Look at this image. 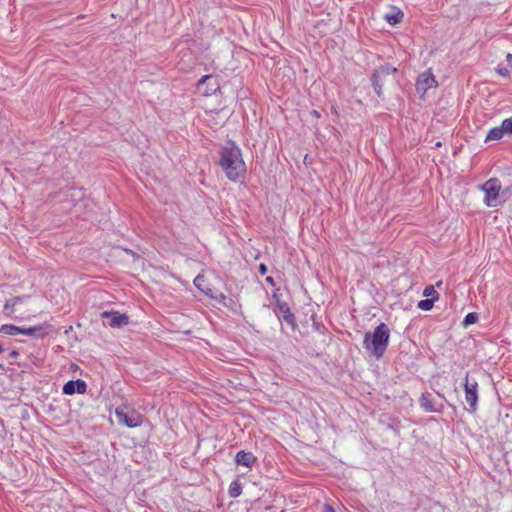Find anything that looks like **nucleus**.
<instances>
[{
	"mask_svg": "<svg viewBox=\"0 0 512 512\" xmlns=\"http://www.w3.org/2000/svg\"><path fill=\"white\" fill-rule=\"evenodd\" d=\"M325 512H335V510L331 507H326Z\"/></svg>",
	"mask_w": 512,
	"mask_h": 512,
	"instance_id": "cd10ccee",
	"label": "nucleus"
},
{
	"mask_svg": "<svg viewBox=\"0 0 512 512\" xmlns=\"http://www.w3.org/2000/svg\"><path fill=\"white\" fill-rule=\"evenodd\" d=\"M477 320V316L475 313H468L464 319L465 324H473Z\"/></svg>",
	"mask_w": 512,
	"mask_h": 512,
	"instance_id": "5701e85b",
	"label": "nucleus"
},
{
	"mask_svg": "<svg viewBox=\"0 0 512 512\" xmlns=\"http://www.w3.org/2000/svg\"><path fill=\"white\" fill-rule=\"evenodd\" d=\"M437 86V81L431 72V70H426L421 73L416 81V90L418 93L424 95L429 89Z\"/></svg>",
	"mask_w": 512,
	"mask_h": 512,
	"instance_id": "0eeeda50",
	"label": "nucleus"
},
{
	"mask_svg": "<svg viewBox=\"0 0 512 512\" xmlns=\"http://www.w3.org/2000/svg\"><path fill=\"white\" fill-rule=\"evenodd\" d=\"M479 188L484 193L483 203L485 206L497 207L503 203L500 199L502 184L499 179L490 178Z\"/></svg>",
	"mask_w": 512,
	"mask_h": 512,
	"instance_id": "7ed1b4c3",
	"label": "nucleus"
},
{
	"mask_svg": "<svg viewBox=\"0 0 512 512\" xmlns=\"http://www.w3.org/2000/svg\"><path fill=\"white\" fill-rule=\"evenodd\" d=\"M0 294H2V295H3V294H4V291H3V290H0Z\"/></svg>",
	"mask_w": 512,
	"mask_h": 512,
	"instance_id": "c756f323",
	"label": "nucleus"
},
{
	"mask_svg": "<svg viewBox=\"0 0 512 512\" xmlns=\"http://www.w3.org/2000/svg\"><path fill=\"white\" fill-rule=\"evenodd\" d=\"M202 85H206L202 94L206 97L216 94L220 91V83L219 81L212 75H204L198 81V88L200 89Z\"/></svg>",
	"mask_w": 512,
	"mask_h": 512,
	"instance_id": "6e6552de",
	"label": "nucleus"
},
{
	"mask_svg": "<svg viewBox=\"0 0 512 512\" xmlns=\"http://www.w3.org/2000/svg\"><path fill=\"white\" fill-rule=\"evenodd\" d=\"M22 328L15 325H3L1 331L8 335H17L21 334Z\"/></svg>",
	"mask_w": 512,
	"mask_h": 512,
	"instance_id": "412c9836",
	"label": "nucleus"
},
{
	"mask_svg": "<svg viewBox=\"0 0 512 512\" xmlns=\"http://www.w3.org/2000/svg\"><path fill=\"white\" fill-rule=\"evenodd\" d=\"M504 134H512V117L502 121L500 126L491 128L485 138V142L498 141Z\"/></svg>",
	"mask_w": 512,
	"mask_h": 512,
	"instance_id": "423d86ee",
	"label": "nucleus"
},
{
	"mask_svg": "<svg viewBox=\"0 0 512 512\" xmlns=\"http://www.w3.org/2000/svg\"><path fill=\"white\" fill-rule=\"evenodd\" d=\"M442 284V281L437 282V286H440Z\"/></svg>",
	"mask_w": 512,
	"mask_h": 512,
	"instance_id": "c85d7f7f",
	"label": "nucleus"
},
{
	"mask_svg": "<svg viewBox=\"0 0 512 512\" xmlns=\"http://www.w3.org/2000/svg\"><path fill=\"white\" fill-rule=\"evenodd\" d=\"M235 462L237 465L252 468L256 462V457L251 451L239 450L235 456Z\"/></svg>",
	"mask_w": 512,
	"mask_h": 512,
	"instance_id": "ddd939ff",
	"label": "nucleus"
},
{
	"mask_svg": "<svg viewBox=\"0 0 512 512\" xmlns=\"http://www.w3.org/2000/svg\"><path fill=\"white\" fill-rule=\"evenodd\" d=\"M52 325L48 322H45L39 326H33L29 328H22L21 334L32 336L35 335L37 332L45 331V333H41L40 336L43 337L45 334H47L49 331L52 330Z\"/></svg>",
	"mask_w": 512,
	"mask_h": 512,
	"instance_id": "2eb2a0df",
	"label": "nucleus"
},
{
	"mask_svg": "<svg viewBox=\"0 0 512 512\" xmlns=\"http://www.w3.org/2000/svg\"><path fill=\"white\" fill-rule=\"evenodd\" d=\"M229 496L232 498H236L241 495L242 493V486L238 481H233L229 485L228 489Z\"/></svg>",
	"mask_w": 512,
	"mask_h": 512,
	"instance_id": "6ab92c4d",
	"label": "nucleus"
},
{
	"mask_svg": "<svg viewBox=\"0 0 512 512\" xmlns=\"http://www.w3.org/2000/svg\"><path fill=\"white\" fill-rule=\"evenodd\" d=\"M396 71H397L396 68L389 66V65H385V66L379 67L373 73V77H372L373 87H374L376 94L379 97H381V95H382V87L394 79V75H395Z\"/></svg>",
	"mask_w": 512,
	"mask_h": 512,
	"instance_id": "39448f33",
	"label": "nucleus"
},
{
	"mask_svg": "<svg viewBox=\"0 0 512 512\" xmlns=\"http://www.w3.org/2000/svg\"><path fill=\"white\" fill-rule=\"evenodd\" d=\"M311 115H312V117H314L315 119H319V118L321 117L320 112H319V111H317V110H313V111H311Z\"/></svg>",
	"mask_w": 512,
	"mask_h": 512,
	"instance_id": "a878e982",
	"label": "nucleus"
},
{
	"mask_svg": "<svg viewBox=\"0 0 512 512\" xmlns=\"http://www.w3.org/2000/svg\"><path fill=\"white\" fill-rule=\"evenodd\" d=\"M115 415L119 424L129 428L140 427L144 421V416L141 413L127 407L116 408Z\"/></svg>",
	"mask_w": 512,
	"mask_h": 512,
	"instance_id": "20e7f679",
	"label": "nucleus"
},
{
	"mask_svg": "<svg viewBox=\"0 0 512 512\" xmlns=\"http://www.w3.org/2000/svg\"><path fill=\"white\" fill-rule=\"evenodd\" d=\"M258 269H259V273H260L261 275H265V274H266V272H267V267H266V265H265V264H263V263H261V264L259 265Z\"/></svg>",
	"mask_w": 512,
	"mask_h": 512,
	"instance_id": "393cba45",
	"label": "nucleus"
},
{
	"mask_svg": "<svg viewBox=\"0 0 512 512\" xmlns=\"http://www.w3.org/2000/svg\"><path fill=\"white\" fill-rule=\"evenodd\" d=\"M266 282H268L269 284H271L272 286L274 285V279L271 277V276H268L266 278Z\"/></svg>",
	"mask_w": 512,
	"mask_h": 512,
	"instance_id": "bb28decb",
	"label": "nucleus"
},
{
	"mask_svg": "<svg viewBox=\"0 0 512 512\" xmlns=\"http://www.w3.org/2000/svg\"><path fill=\"white\" fill-rule=\"evenodd\" d=\"M497 73L502 77H509L512 74V54L507 53L505 63H500L497 67Z\"/></svg>",
	"mask_w": 512,
	"mask_h": 512,
	"instance_id": "dca6fc26",
	"label": "nucleus"
},
{
	"mask_svg": "<svg viewBox=\"0 0 512 512\" xmlns=\"http://www.w3.org/2000/svg\"><path fill=\"white\" fill-rule=\"evenodd\" d=\"M24 299L25 297L15 296L6 300L3 306V313L7 316H11L15 312L16 307L21 304Z\"/></svg>",
	"mask_w": 512,
	"mask_h": 512,
	"instance_id": "4468645a",
	"label": "nucleus"
},
{
	"mask_svg": "<svg viewBox=\"0 0 512 512\" xmlns=\"http://www.w3.org/2000/svg\"><path fill=\"white\" fill-rule=\"evenodd\" d=\"M219 300L220 303L224 304L225 306H227V301H232L230 298L226 297L225 295L221 294L220 297L216 298Z\"/></svg>",
	"mask_w": 512,
	"mask_h": 512,
	"instance_id": "b1692460",
	"label": "nucleus"
},
{
	"mask_svg": "<svg viewBox=\"0 0 512 512\" xmlns=\"http://www.w3.org/2000/svg\"><path fill=\"white\" fill-rule=\"evenodd\" d=\"M423 295L427 297V299H433L434 302L439 299V293L435 290L433 285L426 286L423 290Z\"/></svg>",
	"mask_w": 512,
	"mask_h": 512,
	"instance_id": "aec40b11",
	"label": "nucleus"
},
{
	"mask_svg": "<svg viewBox=\"0 0 512 512\" xmlns=\"http://www.w3.org/2000/svg\"><path fill=\"white\" fill-rule=\"evenodd\" d=\"M390 330L385 323H380L373 332L364 335L363 347L376 358H381L389 344Z\"/></svg>",
	"mask_w": 512,
	"mask_h": 512,
	"instance_id": "f03ea898",
	"label": "nucleus"
},
{
	"mask_svg": "<svg viewBox=\"0 0 512 512\" xmlns=\"http://www.w3.org/2000/svg\"><path fill=\"white\" fill-rule=\"evenodd\" d=\"M220 166L232 182L241 181L246 175V164L242 158L241 149L234 143L222 149Z\"/></svg>",
	"mask_w": 512,
	"mask_h": 512,
	"instance_id": "f257e3e1",
	"label": "nucleus"
},
{
	"mask_svg": "<svg viewBox=\"0 0 512 512\" xmlns=\"http://www.w3.org/2000/svg\"><path fill=\"white\" fill-rule=\"evenodd\" d=\"M195 287L210 298H217L214 294V289L211 284L207 281L204 274H199L193 281Z\"/></svg>",
	"mask_w": 512,
	"mask_h": 512,
	"instance_id": "9b49d317",
	"label": "nucleus"
},
{
	"mask_svg": "<svg viewBox=\"0 0 512 512\" xmlns=\"http://www.w3.org/2000/svg\"><path fill=\"white\" fill-rule=\"evenodd\" d=\"M433 305V299H424L418 302L417 307L423 311H429L432 309Z\"/></svg>",
	"mask_w": 512,
	"mask_h": 512,
	"instance_id": "4be33fe9",
	"label": "nucleus"
},
{
	"mask_svg": "<svg viewBox=\"0 0 512 512\" xmlns=\"http://www.w3.org/2000/svg\"><path fill=\"white\" fill-rule=\"evenodd\" d=\"M102 318H111L110 326L113 328H120L128 325L129 317L126 314L118 311H104L101 313Z\"/></svg>",
	"mask_w": 512,
	"mask_h": 512,
	"instance_id": "9d476101",
	"label": "nucleus"
},
{
	"mask_svg": "<svg viewBox=\"0 0 512 512\" xmlns=\"http://www.w3.org/2000/svg\"><path fill=\"white\" fill-rule=\"evenodd\" d=\"M420 406L426 411V412H440L441 409L437 408L434 405L432 395L430 393H424L422 394L420 398Z\"/></svg>",
	"mask_w": 512,
	"mask_h": 512,
	"instance_id": "f3484780",
	"label": "nucleus"
},
{
	"mask_svg": "<svg viewBox=\"0 0 512 512\" xmlns=\"http://www.w3.org/2000/svg\"><path fill=\"white\" fill-rule=\"evenodd\" d=\"M87 385L81 380H70L63 386V393L66 395H73L74 393L84 394L86 392Z\"/></svg>",
	"mask_w": 512,
	"mask_h": 512,
	"instance_id": "f8f14e48",
	"label": "nucleus"
},
{
	"mask_svg": "<svg viewBox=\"0 0 512 512\" xmlns=\"http://www.w3.org/2000/svg\"><path fill=\"white\" fill-rule=\"evenodd\" d=\"M478 384L476 381L473 383L468 382V373L465 377L464 390H465V400L469 404L470 409L474 411L476 409L478 395H477Z\"/></svg>",
	"mask_w": 512,
	"mask_h": 512,
	"instance_id": "1a4fd4ad",
	"label": "nucleus"
},
{
	"mask_svg": "<svg viewBox=\"0 0 512 512\" xmlns=\"http://www.w3.org/2000/svg\"><path fill=\"white\" fill-rule=\"evenodd\" d=\"M404 14L403 12L398 8H392L390 12L386 13L385 20L390 25L394 26L399 24L403 20Z\"/></svg>",
	"mask_w": 512,
	"mask_h": 512,
	"instance_id": "a211bd4d",
	"label": "nucleus"
}]
</instances>
